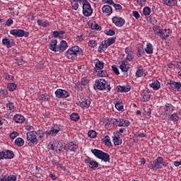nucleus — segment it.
<instances>
[{"label": "nucleus", "instance_id": "nucleus-1", "mask_svg": "<svg viewBox=\"0 0 181 181\" xmlns=\"http://www.w3.org/2000/svg\"><path fill=\"white\" fill-rule=\"evenodd\" d=\"M78 54H83V49L77 45L70 47L66 52L65 56L68 59H76Z\"/></svg>", "mask_w": 181, "mask_h": 181}, {"label": "nucleus", "instance_id": "nucleus-2", "mask_svg": "<svg viewBox=\"0 0 181 181\" xmlns=\"http://www.w3.org/2000/svg\"><path fill=\"white\" fill-rule=\"evenodd\" d=\"M91 152L95 158H98V159H100L103 162H110V156L108 153L95 148L92 149Z\"/></svg>", "mask_w": 181, "mask_h": 181}, {"label": "nucleus", "instance_id": "nucleus-3", "mask_svg": "<svg viewBox=\"0 0 181 181\" xmlns=\"http://www.w3.org/2000/svg\"><path fill=\"white\" fill-rule=\"evenodd\" d=\"M63 148H64L63 147V143L58 141H51L48 144V149H51V151H54L57 153L63 152Z\"/></svg>", "mask_w": 181, "mask_h": 181}, {"label": "nucleus", "instance_id": "nucleus-4", "mask_svg": "<svg viewBox=\"0 0 181 181\" xmlns=\"http://www.w3.org/2000/svg\"><path fill=\"white\" fill-rule=\"evenodd\" d=\"M95 86L98 90H107L108 91L111 90V86L108 84L106 80L99 79L95 81Z\"/></svg>", "mask_w": 181, "mask_h": 181}, {"label": "nucleus", "instance_id": "nucleus-5", "mask_svg": "<svg viewBox=\"0 0 181 181\" xmlns=\"http://www.w3.org/2000/svg\"><path fill=\"white\" fill-rule=\"evenodd\" d=\"M83 14L84 16L88 17L93 15V8L91 4L87 0H83Z\"/></svg>", "mask_w": 181, "mask_h": 181}, {"label": "nucleus", "instance_id": "nucleus-6", "mask_svg": "<svg viewBox=\"0 0 181 181\" xmlns=\"http://www.w3.org/2000/svg\"><path fill=\"white\" fill-rule=\"evenodd\" d=\"M27 140L33 145H37L39 140L37 139V132L35 131L28 132L26 134Z\"/></svg>", "mask_w": 181, "mask_h": 181}, {"label": "nucleus", "instance_id": "nucleus-7", "mask_svg": "<svg viewBox=\"0 0 181 181\" xmlns=\"http://www.w3.org/2000/svg\"><path fill=\"white\" fill-rule=\"evenodd\" d=\"M166 166H168V163L165 162L162 157H158L153 163V169H162V168H166Z\"/></svg>", "mask_w": 181, "mask_h": 181}, {"label": "nucleus", "instance_id": "nucleus-8", "mask_svg": "<svg viewBox=\"0 0 181 181\" xmlns=\"http://www.w3.org/2000/svg\"><path fill=\"white\" fill-rule=\"evenodd\" d=\"M10 33L13 35V36H15V37H28L29 36V33L22 29L11 30Z\"/></svg>", "mask_w": 181, "mask_h": 181}, {"label": "nucleus", "instance_id": "nucleus-9", "mask_svg": "<svg viewBox=\"0 0 181 181\" xmlns=\"http://www.w3.org/2000/svg\"><path fill=\"white\" fill-rule=\"evenodd\" d=\"M173 111H175V107L170 103H166L162 110L163 115L164 117H170Z\"/></svg>", "mask_w": 181, "mask_h": 181}, {"label": "nucleus", "instance_id": "nucleus-10", "mask_svg": "<svg viewBox=\"0 0 181 181\" xmlns=\"http://www.w3.org/2000/svg\"><path fill=\"white\" fill-rule=\"evenodd\" d=\"M15 154L13 151L11 150H4L3 151H0V160L3 159H13Z\"/></svg>", "mask_w": 181, "mask_h": 181}, {"label": "nucleus", "instance_id": "nucleus-11", "mask_svg": "<svg viewBox=\"0 0 181 181\" xmlns=\"http://www.w3.org/2000/svg\"><path fill=\"white\" fill-rule=\"evenodd\" d=\"M112 124L116 127H129L131 125V122L129 120L122 119H113Z\"/></svg>", "mask_w": 181, "mask_h": 181}, {"label": "nucleus", "instance_id": "nucleus-12", "mask_svg": "<svg viewBox=\"0 0 181 181\" xmlns=\"http://www.w3.org/2000/svg\"><path fill=\"white\" fill-rule=\"evenodd\" d=\"M112 23H114V25H115V26H117V28H122V26L125 25V20H124V18L121 17L114 16L112 18Z\"/></svg>", "mask_w": 181, "mask_h": 181}, {"label": "nucleus", "instance_id": "nucleus-13", "mask_svg": "<svg viewBox=\"0 0 181 181\" xmlns=\"http://www.w3.org/2000/svg\"><path fill=\"white\" fill-rule=\"evenodd\" d=\"M85 163L88 165V167L90 169H97L98 168V163L94 160H93L90 157H87L84 160Z\"/></svg>", "mask_w": 181, "mask_h": 181}, {"label": "nucleus", "instance_id": "nucleus-14", "mask_svg": "<svg viewBox=\"0 0 181 181\" xmlns=\"http://www.w3.org/2000/svg\"><path fill=\"white\" fill-rule=\"evenodd\" d=\"M55 95L57 98H67L70 95V93L69 92L66 91L63 89H57L55 91Z\"/></svg>", "mask_w": 181, "mask_h": 181}, {"label": "nucleus", "instance_id": "nucleus-15", "mask_svg": "<svg viewBox=\"0 0 181 181\" xmlns=\"http://www.w3.org/2000/svg\"><path fill=\"white\" fill-rule=\"evenodd\" d=\"M64 148H66L68 152H76L77 149H78V146L76 143L71 141L64 146Z\"/></svg>", "mask_w": 181, "mask_h": 181}, {"label": "nucleus", "instance_id": "nucleus-16", "mask_svg": "<svg viewBox=\"0 0 181 181\" xmlns=\"http://www.w3.org/2000/svg\"><path fill=\"white\" fill-rule=\"evenodd\" d=\"M170 35H172V30L170 28H165L162 30L160 35V39H161V40H168V37H169Z\"/></svg>", "mask_w": 181, "mask_h": 181}, {"label": "nucleus", "instance_id": "nucleus-17", "mask_svg": "<svg viewBox=\"0 0 181 181\" xmlns=\"http://www.w3.org/2000/svg\"><path fill=\"white\" fill-rule=\"evenodd\" d=\"M102 12L105 16H110L112 14V7L110 5H104L102 7Z\"/></svg>", "mask_w": 181, "mask_h": 181}, {"label": "nucleus", "instance_id": "nucleus-18", "mask_svg": "<svg viewBox=\"0 0 181 181\" xmlns=\"http://www.w3.org/2000/svg\"><path fill=\"white\" fill-rule=\"evenodd\" d=\"M90 104L91 99L87 98L84 99L82 102H79L78 105H79L81 108L87 109L90 107Z\"/></svg>", "mask_w": 181, "mask_h": 181}, {"label": "nucleus", "instance_id": "nucleus-19", "mask_svg": "<svg viewBox=\"0 0 181 181\" xmlns=\"http://www.w3.org/2000/svg\"><path fill=\"white\" fill-rule=\"evenodd\" d=\"M60 130L61 129L59 127H56V126H54V127L51 128L49 131H47L46 134L47 135H50L51 136H56V135L60 132Z\"/></svg>", "mask_w": 181, "mask_h": 181}, {"label": "nucleus", "instance_id": "nucleus-20", "mask_svg": "<svg viewBox=\"0 0 181 181\" xmlns=\"http://www.w3.org/2000/svg\"><path fill=\"white\" fill-rule=\"evenodd\" d=\"M67 47H69L67 42L66 40H61L60 44L58 45V52H59V53H63Z\"/></svg>", "mask_w": 181, "mask_h": 181}, {"label": "nucleus", "instance_id": "nucleus-21", "mask_svg": "<svg viewBox=\"0 0 181 181\" xmlns=\"http://www.w3.org/2000/svg\"><path fill=\"white\" fill-rule=\"evenodd\" d=\"M13 121H15L16 124H23V122H25V116L19 114L15 115L13 116Z\"/></svg>", "mask_w": 181, "mask_h": 181}, {"label": "nucleus", "instance_id": "nucleus-22", "mask_svg": "<svg viewBox=\"0 0 181 181\" xmlns=\"http://www.w3.org/2000/svg\"><path fill=\"white\" fill-rule=\"evenodd\" d=\"M119 69H120V70H122V71L127 73V71H128V70H129V65H128V61L123 60L121 62V64L119 65Z\"/></svg>", "mask_w": 181, "mask_h": 181}, {"label": "nucleus", "instance_id": "nucleus-23", "mask_svg": "<svg viewBox=\"0 0 181 181\" xmlns=\"http://www.w3.org/2000/svg\"><path fill=\"white\" fill-rule=\"evenodd\" d=\"M49 48L52 52H58L57 40H52L49 44Z\"/></svg>", "mask_w": 181, "mask_h": 181}, {"label": "nucleus", "instance_id": "nucleus-24", "mask_svg": "<svg viewBox=\"0 0 181 181\" xmlns=\"http://www.w3.org/2000/svg\"><path fill=\"white\" fill-rule=\"evenodd\" d=\"M70 2L72 9H74V11H77L79 6L78 2L79 4H83V0H71Z\"/></svg>", "mask_w": 181, "mask_h": 181}, {"label": "nucleus", "instance_id": "nucleus-25", "mask_svg": "<svg viewBox=\"0 0 181 181\" xmlns=\"http://www.w3.org/2000/svg\"><path fill=\"white\" fill-rule=\"evenodd\" d=\"M117 88V93H128L131 90V88L127 86H118Z\"/></svg>", "mask_w": 181, "mask_h": 181}, {"label": "nucleus", "instance_id": "nucleus-26", "mask_svg": "<svg viewBox=\"0 0 181 181\" xmlns=\"http://www.w3.org/2000/svg\"><path fill=\"white\" fill-rule=\"evenodd\" d=\"M107 47H108L105 44V42L104 40L102 41L101 44L99 45V47L98 48V53H103V52H105V50H107Z\"/></svg>", "mask_w": 181, "mask_h": 181}, {"label": "nucleus", "instance_id": "nucleus-27", "mask_svg": "<svg viewBox=\"0 0 181 181\" xmlns=\"http://www.w3.org/2000/svg\"><path fill=\"white\" fill-rule=\"evenodd\" d=\"M145 52L147 54H152L153 53V46L151 42H147Z\"/></svg>", "mask_w": 181, "mask_h": 181}, {"label": "nucleus", "instance_id": "nucleus-28", "mask_svg": "<svg viewBox=\"0 0 181 181\" xmlns=\"http://www.w3.org/2000/svg\"><path fill=\"white\" fill-rule=\"evenodd\" d=\"M37 23L38 26H42V28L50 26V23H49L47 20H37Z\"/></svg>", "mask_w": 181, "mask_h": 181}, {"label": "nucleus", "instance_id": "nucleus-29", "mask_svg": "<svg viewBox=\"0 0 181 181\" xmlns=\"http://www.w3.org/2000/svg\"><path fill=\"white\" fill-rule=\"evenodd\" d=\"M95 70H103L104 69V62L97 59L95 64Z\"/></svg>", "mask_w": 181, "mask_h": 181}, {"label": "nucleus", "instance_id": "nucleus-30", "mask_svg": "<svg viewBox=\"0 0 181 181\" xmlns=\"http://www.w3.org/2000/svg\"><path fill=\"white\" fill-rule=\"evenodd\" d=\"M2 44L4 46H6L8 49L12 47V44L11 43V40L8 37H4L2 39Z\"/></svg>", "mask_w": 181, "mask_h": 181}, {"label": "nucleus", "instance_id": "nucleus-31", "mask_svg": "<svg viewBox=\"0 0 181 181\" xmlns=\"http://www.w3.org/2000/svg\"><path fill=\"white\" fill-rule=\"evenodd\" d=\"M150 87L155 90H159L160 88V83L158 81H155L152 83H150Z\"/></svg>", "mask_w": 181, "mask_h": 181}, {"label": "nucleus", "instance_id": "nucleus-32", "mask_svg": "<svg viewBox=\"0 0 181 181\" xmlns=\"http://www.w3.org/2000/svg\"><path fill=\"white\" fill-rule=\"evenodd\" d=\"M141 95L142 101H144V103H146L149 101V100H151V94L149 93V92H144Z\"/></svg>", "mask_w": 181, "mask_h": 181}, {"label": "nucleus", "instance_id": "nucleus-33", "mask_svg": "<svg viewBox=\"0 0 181 181\" xmlns=\"http://www.w3.org/2000/svg\"><path fill=\"white\" fill-rule=\"evenodd\" d=\"M6 107L8 111H10V112H15V111H16V107H15V104H13V103L9 102L6 104Z\"/></svg>", "mask_w": 181, "mask_h": 181}, {"label": "nucleus", "instance_id": "nucleus-34", "mask_svg": "<svg viewBox=\"0 0 181 181\" xmlns=\"http://www.w3.org/2000/svg\"><path fill=\"white\" fill-rule=\"evenodd\" d=\"M144 74V68L142 66H138L136 71V77H142Z\"/></svg>", "mask_w": 181, "mask_h": 181}, {"label": "nucleus", "instance_id": "nucleus-35", "mask_svg": "<svg viewBox=\"0 0 181 181\" xmlns=\"http://www.w3.org/2000/svg\"><path fill=\"white\" fill-rule=\"evenodd\" d=\"M14 144L17 146H23V145H25V140L21 137H18L16 139Z\"/></svg>", "mask_w": 181, "mask_h": 181}, {"label": "nucleus", "instance_id": "nucleus-36", "mask_svg": "<svg viewBox=\"0 0 181 181\" xmlns=\"http://www.w3.org/2000/svg\"><path fill=\"white\" fill-rule=\"evenodd\" d=\"M52 165H54V166H56L58 170H66V168L63 166V164H61L56 160L52 161Z\"/></svg>", "mask_w": 181, "mask_h": 181}, {"label": "nucleus", "instance_id": "nucleus-37", "mask_svg": "<svg viewBox=\"0 0 181 181\" xmlns=\"http://www.w3.org/2000/svg\"><path fill=\"white\" fill-rule=\"evenodd\" d=\"M115 37H112L108 38L107 40H103V42H105V43L106 44V46H107V47L109 46H111V45H114V43H115Z\"/></svg>", "mask_w": 181, "mask_h": 181}, {"label": "nucleus", "instance_id": "nucleus-38", "mask_svg": "<svg viewBox=\"0 0 181 181\" xmlns=\"http://www.w3.org/2000/svg\"><path fill=\"white\" fill-rule=\"evenodd\" d=\"M113 142H114V144L115 146L117 145H121V144H122V139H121V137L119 136H115L113 137Z\"/></svg>", "mask_w": 181, "mask_h": 181}, {"label": "nucleus", "instance_id": "nucleus-39", "mask_svg": "<svg viewBox=\"0 0 181 181\" xmlns=\"http://www.w3.org/2000/svg\"><path fill=\"white\" fill-rule=\"evenodd\" d=\"M97 45H98V41L95 40H90L88 45L89 47H91V49H94V47H97Z\"/></svg>", "mask_w": 181, "mask_h": 181}, {"label": "nucleus", "instance_id": "nucleus-40", "mask_svg": "<svg viewBox=\"0 0 181 181\" xmlns=\"http://www.w3.org/2000/svg\"><path fill=\"white\" fill-rule=\"evenodd\" d=\"M163 1L167 6H175L176 5V0H163Z\"/></svg>", "mask_w": 181, "mask_h": 181}, {"label": "nucleus", "instance_id": "nucleus-41", "mask_svg": "<svg viewBox=\"0 0 181 181\" xmlns=\"http://www.w3.org/2000/svg\"><path fill=\"white\" fill-rule=\"evenodd\" d=\"M18 86L14 83H10L7 85V88L8 91H15L16 90Z\"/></svg>", "mask_w": 181, "mask_h": 181}, {"label": "nucleus", "instance_id": "nucleus-42", "mask_svg": "<svg viewBox=\"0 0 181 181\" xmlns=\"http://www.w3.org/2000/svg\"><path fill=\"white\" fill-rule=\"evenodd\" d=\"M170 84L174 86L175 90H177V91H181V83L180 82L171 81Z\"/></svg>", "mask_w": 181, "mask_h": 181}, {"label": "nucleus", "instance_id": "nucleus-43", "mask_svg": "<svg viewBox=\"0 0 181 181\" xmlns=\"http://www.w3.org/2000/svg\"><path fill=\"white\" fill-rule=\"evenodd\" d=\"M170 119L173 121V122H177V121H179V116L177 115V113H173L170 115Z\"/></svg>", "mask_w": 181, "mask_h": 181}, {"label": "nucleus", "instance_id": "nucleus-44", "mask_svg": "<svg viewBox=\"0 0 181 181\" xmlns=\"http://www.w3.org/2000/svg\"><path fill=\"white\" fill-rule=\"evenodd\" d=\"M90 28H91V29H93L94 30H101V26H100L95 22L91 23Z\"/></svg>", "mask_w": 181, "mask_h": 181}, {"label": "nucleus", "instance_id": "nucleus-45", "mask_svg": "<svg viewBox=\"0 0 181 181\" xmlns=\"http://www.w3.org/2000/svg\"><path fill=\"white\" fill-rule=\"evenodd\" d=\"M143 13L145 16L151 15V8H149L148 6L144 7L143 9Z\"/></svg>", "mask_w": 181, "mask_h": 181}, {"label": "nucleus", "instance_id": "nucleus-46", "mask_svg": "<svg viewBox=\"0 0 181 181\" xmlns=\"http://www.w3.org/2000/svg\"><path fill=\"white\" fill-rule=\"evenodd\" d=\"M103 141L107 146H111V139L110 138V136H105L103 139Z\"/></svg>", "mask_w": 181, "mask_h": 181}, {"label": "nucleus", "instance_id": "nucleus-47", "mask_svg": "<svg viewBox=\"0 0 181 181\" xmlns=\"http://www.w3.org/2000/svg\"><path fill=\"white\" fill-rule=\"evenodd\" d=\"M70 117L72 121H78L80 119V115L77 113H72Z\"/></svg>", "mask_w": 181, "mask_h": 181}, {"label": "nucleus", "instance_id": "nucleus-48", "mask_svg": "<svg viewBox=\"0 0 181 181\" xmlns=\"http://www.w3.org/2000/svg\"><path fill=\"white\" fill-rule=\"evenodd\" d=\"M98 77H107V76H108V74L107 73V71L103 70V71H99L98 72Z\"/></svg>", "mask_w": 181, "mask_h": 181}, {"label": "nucleus", "instance_id": "nucleus-49", "mask_svg": "<svg viewBox=\"0 0 181 181\" xmlns=\"http://www.w3.org/2000/svg\"><path fill=\"white\" fill-rule=\"evenodd\" d=\"M88 135L90 138H95L97 136V132L94 130H90L88 132Z\"/></svg>", "mask_w": 181, "mask_h": 181}, {"label": "nucleus", "instance_id": "nucleus-50", "mask_svg": "<svg viewBox=\"0 0 181 181\" xmlns=\"http://www.w3.org/2000/svg\"><path fill=\"white\" fill-rule=\"evenodd\" d=\"M153 30L154 32H156V33H157V35L159 36V37H160V33H162V29H160L158 26L154 27L153 28Z\"/></svg>", "mask_w": 181, "mask_h": 181}, {"label": "nucleus", "instance_id": "nucleus-51", "mask_svg": "<svg viewBox=\"0 0 181 181\" xmlns=\"http://www.w3.org/2000/svg\"><path fill=\"white\" fill-rule=\"evenodd\" d=\"M115 108L118 110V111H122V110H124V105H122V103H117L115 104Z\"/></svg>", "mask_w": 181, "mask_h": 181}, {"label": "nucleus", "instance_id": "nucleus-52", "mask_svg": "<svg viewBox=\"0 0 181 181\" xmlns=\"http://www.w3.org/2000/svg\"><path fill=\"white\" fill-rule=\"evenodd\" d=\"M38 98H39L40 101H46V98H47V100H48L47 95H46V94L40 95L38 96Z\"/></svg>", "mask_w": 181, "mask_h": 181}, {"label": "nucleus", "instance_id": "nucleus-53", "mask_svg": "<svg viewBox=\"0 0 181 181\" xmlns=\"http://www.w3.org/2000/svg\"><path fill=\"white\" fill-rule=\"evenodd\" d=\"M102 3H103L104 4H106V5H112L113 6L114 5V1L113 0H102Z\"/></svg>", "mask_w": 181, "mask_h": 181}, {"label": "nucleus", "instance_id": "nucleus-54", "mask_svg": "<svg viewBox=\"0 0 181 181\" xmlns=\"http://www.w3.org/2000/svg\"><path fill=\"white\" fill-rule=\"evenodd\" d=\"M112 6H114V8H115L116 11H118L119 12L122 11V6L118 4H115L114 3V4L112 5Z\"/></svg>", "mask_w": 181, "mask_h": 181}, {"label": "nucleus", "instance_id": "nucleus-55", "mask_svg": "<svg viewBox=\"0 0 181 181\" xmlns=\"http://www.w3.org/2000/svg\"><path fill=\"white\" fill-rule=\"evenodd\" d=\"M105 33L108 36H114V35H115V31L114 30L110 29L109 30L105 31Z\"/></svg>", "mask_w": 181, "mask_h": 181}, {"label": "nucleus", "instance_id": "nucleus-56", "mask_svg": "<svg viewBox=\"0 0 181 181\" xmlns=\"http://www.w3.org/2000/svg\"><path fill=\"white\" fill-rule=\"evenodd\" d=\"M17 136H19V133L17 132H13L10 134V138L11 139H15Z\"/></svg>", "mask_w": 181, "mask_h": 181}, {"label": "nucleus", "instance_id": "nucleus-57", "mask_svg": "<svg viewBox=\"0 0 181 181\" xmlns=\"http://www.w3.org/2000/svg\"><path fill=\"white\" fill-rule=\"evenodd\" d=\"M88 83H90V81H88V79H87V78H83L81 79V84L82 86H88Z\"/></svg>", "mask_w": 181, "mask_h": 181}, {"label": "nucleus", "instance_id": "nucleus-58", "mask_svg": "<svg viewBox=\"0 0 181 181\" xmlns=\"http://www.w3.org/2000/svg\"><path fill=\"white\" fill-rule=\"evenodd\" d=\"M126 60L127 62H132L134 60V54H127Z\"/></svg>", "mask_w": 181, "mask_h": 181}, {"label": "nucleus", "instance_id": "nucleus-59", "mask_svg": "<svg viewBox=\"0 0 181 181\" xmlns=\"http://www.w3.org/2000/svg\"><path fill=\"white\" fill-rule=\"evenodd\" d=\"M112 70L115 73V74H117V76L119 74V70L118 69V67H117V66L113 65L112 66Z\"/></svg>", "mask_w": 181, "mask_h": 181}, {"label": "nucleus", "instance_id": "nucleus-60", "mask_svg": "<svg viewBox=\"0 0 181 181\" xmlns=\"http://www.w3.org/2000/svg\"><path fill=\"white\" fill-rule=\"evenodd\" d=\"M5 95H8V90L6 89H1L0 97H5Z\"/></svg>", "mask_w": 181, "mask_h": 181}, {"label": "nucleus", "instance_id": "nucleus-61", "mask_svg": "<svg viewBox=\"0 0 181 181\" xmlns=\"http://www.w3.org/2000/svg\"><path fill=\"white\" fill-rule=\"evenodd\" d=\"M137 52L139 53H144V45L140 44L137 47Z\"/></svg>", "mask_w": 181, "mask_h": 181}, {"label": "nucleus", "instance_id": "nucleus-62", "mask_svg": "<svg viewBox=\"0 0 181 181\" xmlns=\"http://www.w3.org/2000/svg\"><path fill=\"white\" fill-rule=\"evenodd\" d=\"M125 53H126L127 54H134V53L132 52V48L131 47H126V49H125Z\"/></svg>", "mask_w": 181, "mask_h": 181}, {"label": "nucleus", "instance_id": "nucleus-63", "mask_svg": "<svg viewBox=\"0 0 181 181\" xmlns=\"http://www.w3.org/2000/svg\"><path fill=\"white\" fill-rule=\"evenodd\" d=\"M132 15L136 19H139V18H141V15H139V13L136 11H134Z\"/></svg>", "mask_w": 181, "mask_h": 181}, {"label": "nucleus", "instance_id": "nucleus-64", "mask_svg": "<svg viewBox=\"0 0 181 181\" xmlns=\"http://www.w3.org/2000/svg\"><path fill=\"white\" fill-rule=\"evenodd\" d=\"M8 181H16V176L15 175H10L8 177Z\"/></svg>", "mask_w": 181, "mask_h": 181}]
</instances>
